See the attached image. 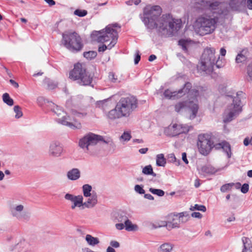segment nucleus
Instances as JSON below:
<instances>
[{
  "label": "nucleus",
  "instance_id": "nucleus-1",
  "mask_svg": "<svg viewBox=\"0 0 252 252\" xmlns=\"http://www.w3.org/2000/svg\"><path fill=\"white\" fill-rule=\"evenodd\" d=\"M162 12L158 5L147 7L144 10L142 21L149 31L156 29L162 35L172 36L182 27L181 19H176L170 14H163L158 18Z\"/></svg>",
  "mask_w": 252,
  "mask_h": 252
},
{
  "label": "nucleus",
  "instance_id": "nucleus-2",
  "mask_svg": "<svg viewBox=\"0 0 252 252\" xmlns=\"http://www.w3.org/2000/svg\"><path fill=\"white\" fill-rule=\"evenodd\" d=\"M138 106L137 98L131 96L122 97L117 103L115 108L109 111L107 117L111 120L128 117Z\"/></svg>",
  "mask_w": 252,
  "mask_h": 252
},
{
  "label": "nucleus",
  "instance_id": "nucleus-3",
  "mask_svg": "<svg viewBox=\"0 0 252 252\" xmlns=\"http://www.w3.org/2000/svg\"><path fill=\"white\" fill-rule=\"evenodd\" d=\"M215 50L213 48H206L201 57L199 69L206 73L213 71L214 66L220 68L223 66L221 61H220L219 56L215 55Z\"/></svg>",
  "mask_w": 252,
  "mask_h": 252
},
{
  "label": "nucleus",
  "instance_id": "nucleus-4",
  "mask_svg": "<svg viewBox=\"0 0 252 252\" xmlns=\"http://www.w3.org/2000/svg\"><path fill=\"white\" fill-rule=\"evenodd\" d=\"M218 19L209 16L198 17L194 24V29L196 33L203 36L213 32L216 28Z\"/></svg>",
  "mask_w": 252,
  "mask_h": 252
},
{
  "label": "nucleus",
  "instance_id": "nucleus-5",
  "mask_svg": "<svg viewBox=\"0 0 252 252\" xmlns=\"http://www.w3.org/2000/svg\"><path fill=\"white\" fill-rule=\"evenodd\" d=\"M91 36L93 39L98 42L103 43L111 40L108 45V49L110 50L116 44L118 34L116 30L111 29L110 26H107L105 29L93 31Z\"/></svg>",
  "mask_w": 252,
  "mask_h": 252
},
{
  "label": "nucleus",
  "instance_id": "nucleus-6",
  "mask_svg": "<svg viewBox=\"0 0 252 252\" xmlns=\"http://www.w3.org/2000/svg\"><path fill=\"white\" fill-rule=\"evenodd\" d=\"M48 109L54 113V115L59 117L56 119V122L59 124L68 126L73 129L81 128L82 125L80 122L75 121L73 124L68 121L70 120V117L66 115L65 112L61 107L53 102H48Z\"/></svg>",
  "mask_w": 252,
  "mask_h": 252
},
{
  "label": "nucleus",
  "instance_id": "nucleus-7",
  "mask_svg": "<svg viewBox=\"0 0 252 252\" xmlns=\"http://www.w3.org/2000/svg\"><path fill=\"white\" fill-rule=\"evenodd\" d=\"M69 77L83 86L91 85L93 81V76L87 71L84 65L80 63L74 65L73 69L69 72Z\"/></svg>",
  "mask_w": 252,
  "mask_h": 252
},
{
  "label": "nucleus",
  "instance_id": "nucleus-8",
  "mask_svg": "<svg viewBox=\"0 0 252 252\" xmlns=\"http://www.w3.org/2000/svg\"><path fill=\"white\" fill-rule=\"evenodd\" d=\"M187 97L188 100L185 101H181L177 103L175 105V110L178 113L181 112L183 110H186L189 113V118L190 120L194 119L198 113L199 107L197 104V97L194 96V95H189Z\"/></svg>",
  "mask_w": 252,
  "mask_h": 252
},
{
  "label": "nucleus",
  "instance_id": "nucleus-9",
  "mask_svg": "<svg viewBox=\"0 0 252 252\" xmlns=\"http://www.w3.org/2000/svg\"><path fill=\"white\" fill-rule=\"evenodd\" d=\"M62 36V44L68 50L73 53H77L82 50L83 44L78 33L75 32L63 33Z\"/></svg>",
  "mask_w": 252,
  "mask_h": 252
},
{
  "label": "nucleus",
  "instance_id": "nucleus-10",
  "mask_svg": "<svg viewBox=\"0 0 252 252\" xmlns=\"http://www.w3.org/2000/svg\"><path fill=\"white\" fill-rule=\"evenodd\" d=\"M99 141H103L112 147L115 146L114 143L111 138L109 137L106 139H104L102 136L92 132L87 133L79 140V146L80 148L86 149L88 151L90 147L96 145Z\"/></svg>",
  "mask_w": 252,
  "mask_h": 252
},
{
  "label": "nucleus",
  "instance_id": "nucleus-11",
  "mask_svg": "<svg viewBox=\"0 0 252 252\" xmlns=\"http://www.w3.org/2000/svg\"><path fill=\"white\" fill-rule=\"evenodd\" d=\"M243 95L241 91L236 94L233 98V103L228 106L223 114V122L227 123L231 122L234 117L238 115L242 111L241 106V96Z\"/></svg>",
  "mask_w": 252,
  "mask_h": 252
},
{
  "label": "nucleus",
  "instance_id": "nucleus-12",
  "mask_svg": "<svg viewBox=\"0 0 252 252\" xmlns=\"http://www.w3.org/2000/svg\"><path fill=\"white\" fill-rule=\"evenodd\" d=\"M192 85L190 82H187L184 85V87L179 90L178 91L171 92L169 90H166L164 92V95L165 97L169 99L179 98L186 93H189V95H194V96H198L199 95V91L196 89H191Z\"/></svg>",
  "mask_w": 252,
  "mask_h": 252
},
{
  "label": "nucleus",
  "instance_id": "nucleus-13",
  "mask_svg": "<svg viewBox=\"0 0 252 252\" xmlns=\"http://www.w3.org/2000/svg\"><path fill=\"white\" fill-rule=\"evenodd\" d=\"M197 144L200 153L205 156L209 154L213 147V142L209 135L204 134L198 135Z\"/></svg>",
  "mask_w": 252,
  "mask_h": 252
},
{
  "label": "nucleus",
  "instance_id": "nucleus-14",
  "mask_svg": "<svg viewBox=\"0 0 252 252\" xmlns=\"http://www.w3.org/2000/svg\"><path fill=\"white\" fill-rule=\"evenodd\" d=\"M24 206L22 204H12L10 206L11 215L20 221H28L30 220L29 214L24 212Z\"/></svg>",
  "mask_w": 252,
  "mask_h": 252
},
{
  "label": "nucleus",
  "instance_id": "nucleus-15",
  "mask_svg": "<svg viewBox=\"0 0 252 252\" xmlns=\"http://www.w3.org/2000/svg\"><path fill=\"white\" fill-rule=\"evenodd\" d=\"M64 198L72 202V204L71 206V208L72 210L75 209L76 207L80 208L82 207V209L84 208L83 201V197L82 195H74L70 193H66L64 196Z\"/></svg>",
  "mask_w": 252,
  "mask_h": 252
},
{
  "label": "nucleus",
  "instance_id": "nucleus-16",
  "mask_svg": "<svg viewBox=\"0 0 252 252\" xmlns=\"http://www.w3.org/2000/svg\"><path fill=\"white\" fill-rule=\"evenodd\" d=\"M163 226H166L169 230L180 227L179 220L177 214H171L167 216V220L164 222Z\"/></svg>",
  "mask_w": 252,
  "mask_h": 252
},
{
  "label": "nucleus",
  "instance_id": "nucleus-17",
  "mask_svg": "<svg viewBox=\"0 0 252 252\" xmlns=\"http://www.w3.org/2000/svg\"><path fill=\"white\" fill-rule=\"evenodd\" d=\"M63 148L58 142H52L49 147V155L53 157H59L61 156Z\"/></svg>",
  "mask_w": 252,
  "mask_h": 252
},
{
  "label": "nucleus",
  "instance_id": "nucleus-18",
  "mask_svg": "<svg viewBox=\"0 0 252 252\" xmlns=\"http://www.w3.org/2000/svg\"><path fill=\"white\" fill-rule=\"evenodd\" d=\"M206 3L209 6V7L212 10H217L219 9H220V11H214V13H218L219 14L225 15L227 14L229 11L227 8L221 10V8H223L226 7L225 3H220L218 1H215L213 2H209V3H208V2H206Z\"/></svg>",
  "mask_w": 252,
  "mask_h": 252
},
{
  "label": "nucleus",
  "instance_id": "nucleus-19",
  "mask_svg": "<svg viewBox=\"0 0 252 252\" xmlns=\"http://www.w3.org/2000/svg\"><path fill=\"white\" fill-rule=\"evenodd\" d=\"M30 248V244L23 237L18 238L14 246V249L18 252L27 251Z\"/></svg>",
  "mask_w": 252,
  "mask_h": 252
},
{
  "label": "nucleus",
  "instance_id": "nucleus-20",
  "mask_svg": "<svg viewBox=\"0 0 252 252\" xmlns=\"http://www.w3.org/2000/svg\"><path fill=\"white\" fill-rule=\"evenodd\" d=\"M164 133L166 135L171 137L177 136L181 134L179 125L174 124L170 125L164 129Z\"/></svg>",
  "mask_w": 252,
  "mask_h": 252
},
{
  "label": "nucleus",
  "instance_id": "nucleus-21",
  "mask_svg": "<svg viewBox=\"0 0 252 252\" xmlns=\"http://www.w3.org/2000/svg\"><path fill=\"white\" fill-rule=\"evenodd\" d=\"M246 0H230L228 4L232 11H240L244 8Z\"/></svg>",
  "mask_w": 252,
  "mask_h": 252
},
{
  "label": "nucleus",
  "instance_id": "nucleus-22",
  "mask_svg": "<svg viewBox=\"0 0 252 252\" xmlns=\"http://www.w3.org/2000/svg\"><path fill=\"white\" fill-rule=\"evenodd\" d=\"M89 198L86 202H83L84 207L92 208L94 207L97 203V195L95 192H93L92 195L89 196Z\"/></svg>",
  "mask_w": 252,
  "mask_h": 252
},
{
  "label": "nucleus",
  "instance_id": "nucleus-23",
  "mask_svg": "<svg viewBox=\"0 0 252 252\" xmlns=\"http://www.w3.org/2000/svg\"><path fill=\"white\" fill-rule=\"evenodd\" d=\"M216 148H221L223 151L226 154L228 158H230L232 156V153L231 150V146L230 144L225 141H223L216 145Z\"/></svg>",
  "mask_w": 252,
  "mask_h": 252
},
{
  "label": "nucleus",
  "instance_id": "nucleus-24",
  "mask_svg": "<svg viewBox=\"0 0 252 252\" xmlns=\"http://www.w3.org/2000/svg\"><path fill=\"white\" fill-rule=\"evenodd\" d=\"M66 176L69 180L75 181L80 178L81 173L78 168H73L67 172Z\"/></svg>",
  "mask_w": 252,
  "mask_h": 252
},
{
  "label": "nucleus",
  "instance_id": "nucleus-25",
  "mask_svg": "<svg viewBox=\"0 0 252 252\" xmlns=\"http://www.w3.org/2000/svg\"><path fill=\"white\" fill-rule=\"evenodd\" d=\"M220 168H216V167L213 166L211 165H206L203 166L201 169L202 172L209 174H215L216 172L220 171Z\"/></svg>",
  "mask_w": 252,
  "mask_h": 252
},
{
  "label": "nucleus",
  "instance_id": "nucleus-26",
  "mask_svg": "<svg viewBox=\"0 0 252 252\" xmlns=\"http://www.w3.org/2000/svg\"><path fill=\"white\" fill-rule=\"evenodd\" d=\"M85 240L88 244L91 246H94L99 243V240L98 238L94 237L90 234L86 235Z\"/></svg>",
  "mask_w": 252,
  "mask_h": 252
},
{
  "label": "nucleus",
  "instance_id": "nucleus-27",
  "mask_svg": "<svg viewBox=\"0 0 252 252\" xmlns=\"http://www.w3.org/2000/svg\"><path fill=\"white\" fill-rule=\"evenodd\" d=\"M125 227L126 230L128 231H135L138 229L137 225L132 224L131 221L128 219L125 220Z\"/></svg>",
  "mask_w": 252,
  "mask_h": 252
},
{
  "label": "nucleus",
  "instance_id": "nucleus-28",
  "mask_svg": "<svg viewBox=\"0 0 252 252\" xmlns=\"http://www.w3.org/2000/svg\"><path fill=\"white\" fill-rule=\"evenodd\" d=\"M166 161L164 155L162 154H158L156 156V164L158 166H165Z\"/></svg>",
  "mask_w": 252,
  "mask_h": 252
},
{
  "label": "nucleus",
  "instance_id": "nucleus-29",
  "mask_svg": "<svg viewBox=\"0 0 252 252\" xmlns=\"http://www.w3.org/2000/svg\"><path fill=\"white\" fill-rule=\"evenodd\" d=\"M246 52H247L242 51L241 53L237 55L235 59L236 62L237 63H245L246 62L247 60V57L246 55Z\"/></svg>",
  "mask_w": 252,
  "mask_h": 252
},
{
  "label": "nucleus",
  "instance_id": "nucleus-30",
  "mask_svg": "<svg viewBox=\"0 0 252 252\" xmlns=\"http://www.w3.org/2000/svg\"><path fill=\"white\" fill-rule=\"evenodd\" d=\"M142 173L147 175H152L153 177H156L157 176L156 173L154 172L153 167L151 165H148L145 166L142 169Z\"/></svg>",
  "mask_w": 252,
  "mask_h": 252
},
{
  "label": "nucleus",
  "instance_id": "nucleus-31",
  "mask_svg": "<svg viewBox=\"0 0 252 252\" xmlns=\"http://www.w3.org/2000/svg\"><path fill=\"white\" fill-rule=\"evenodd\" d=\"M82 190L84 196L88 197L92 195V193H91L92 187L91 185L89 184L84 185L82 187Z\"/></svg>",
  "mask_w": 252,
  "mask_h": 252
},
{
  "label": "nucleus",
  "instance_id": "nucleus-32",
  "mask_svg": "<svg viewBox=\"0 0 252 252\" xmlns=\"http://www.w3.org/2000/svg\"><path fill=\"white\" fill-rule=\"evenodd\" d=\"M172 248V245L169 243H165L160 246L158 250V252H170Z\"/></svg>",
  "mask_w": 252,
  "mask_h": 252
},
{
  "label": "nucleus",
  "instance_id": "nucleus-33",
  "mask_svg": "<svg viewBox=\"0 0 252 252\" xmlns=\"http://www.w3.org/2000/svg\"><path fill=\"white\" fill-rule=\"evenodd\" d=\"M179 223H185L188 220L189 216L187 212H181L177 214Z\"/></svg>",
  "mask_w": 252,
  "mask_h": 252
},
{
  "label": "nucleus",
  "instance_id": "nucleus-34",
  "mask_svg": "<svg viewBox=\"0 0 252 252\" xmlns=\"http://www.w3.org/2000/svg\"><path fill=\"white\" fill-rule=\"evenodd\" d=\"M43 84L44 85H46V88L49 90L54 89L57 86L56 83L50 80L49 78H45L43 80Z\"/></svg>",
  "mask_w": 252,
  "mask_h": 252
},
{
  "label": "nucleus",
  "instance_id": "nucleus-35",
  "mask_svg": "<svg viewBox=\"0 0 252 252\" xmlns=\"http://www.w3.org/2000/svg\"><path fill=\"white\" fill-rule=\"evenodd\" d=\"M242 241L243 244V249L245 250H250L252 245V241L248 237H243L242 238Z\"/></svg>",
  "mask_w": 252,
  "mask_h": 252
},
{
  "label": "nucleus",
  "instance_id": "nucleus-36",
  "mask_svg": "<svg viewBox=\"0 0 252 252\" xmlns=\"http://www.w3.org/2000/svg\"><path fill=\"white\" fill-rule=\"evenodd\" d=\"M2 100L3 102L9 106H12L14 104L13 100L10 98L8 93H4L2 95Z\"/></svg>",
  "mask_w": 252,
  "mask_h": 252
},
{
  "label": "nucleus",
  "instance_id": "nucleus-37",
  "mask_svg": "<svg viewBox=\"0 0 252 252\" xmlns=\"http://www.w3.org/2000/svg\"><path fill=\"white\" fill-rule=\"evenodd\" d=\"M181 134L187 133L189 130L192 129L193 127L187 125L178 124Z\"/></svg>",
  "mask_w": 252,
  "mask_h": 252
},
{
  "label": "nucleus",
  "instance_id": "nucleus-38",
  "mask_svg": "<svg viewBox=\"0 0 252 252\" xmlns=\"http://www.w3.org/2000/svg\"><path fill=\"white\" fill-rule=\"evenodd\" d=\"M37 101L38 104L39 106H43L44 105H45V107H46L47 109L48 102H52L51 101H49L47 99H46L42 96L38 97L37 99Z\"/></svg>",
  "mask_w": 252,
  "mask_h": 252
},
{
  "label": "nucleus",
  "instance_id": "nucleus-39",
  "mask_svg": "<svg viewBox=\"0 0 252 252\" xmlns=\"http://www.w3.org/2000/svg\"><path fill=\"white\" fill-rule=\"evenodd\" d=\"M84 57L87 59L92 60L94 59L97 56V53L95 51H91L85 52L83 54Z\"/></svg>",
  "mask_w": 252,
  "mask_h": 252
},
{
  "label": "nucleus",
  "instance_id": "nucleus-40",
  "mask_svg": "<svg viewBox=\"0 0 252 252\" xmlns=\"http://www.w3.org/2000/svg\"><path fill=\"white\" fill-rule=\"evenodd\" d=\"M149 191L154 194L161 197L164 195V191L162 189L150 188Z\"/></svg>",
  "mask_w": 252,
  "mask_h": 252
},
{
  "label": "nucleus",
  "instance_id": "nucleus-41",
  "mask_svg": "<svg viewBox=\"0 0 252 252\" xmlns=\"http://www.w3.org/2000/svg\"><path fill=\"white\" fill-rule=\"evenodd\" d=\"M108 78L109 81L112 83H118L120 82L117 76L113 72H110L109 73Z\"/></svg>",
  "mask_w": 252,
  "mask_h": 252
},
{
  "label": "nucleus",
  "instance_id": "nucleus-42",
  "mask_svg": "<svg viewBox=\"0 0 252 252\" xmlns=\"http://www.w3.org/2000/svg\"><path fill=\"white\" fill-rule=\"evenodd\" d=\"M14 111L16 113L15 118L19 119L23 116V113L21 111L20 107L18 105H16L14 107Z\"/></svg>",
  "mask_w": 252,
  "mask_h": 252
},
{
  "label": "nucleus",
  "instance_id": "nucleus-43",
  "mask_svg": "<svg viewBox=\"0 0 252 252\" xmlns=\"http://www.w3.org/2000/svg\"><path fill=\"white\" fill-rule=\"evenodd\" d=\"M70 113L72 115H74V116H76L77 117L80 118H83L87 116L86 113H81L77 112L75 110H72L71 109L70 111Z\"/></svg>",
  "mask_w": 252,
  "mask_h": 252
},
{
  "label": "nucleus",
  "instance_id": "nucleus-44",
  "mask_svg": "<svg viewBox=\"0 0 252 252\" xmlns=\"http://www.w3.org/2000/svg\"><path fill=\"white\" fill-rule=\"evenodd\" d=\"M87 11L86 10L76 9L74 11V14L79 17H82L87 14Z\"/></svg>",
  "mask_w": 252,
  "mask_h": 252
},
{
  "label": "nucleus",
  "instance_id": "nucleus-45",
  "mask_svg": "<svg viewBox=\"0 0 252 252\" xmlns=\"http://www.w3.org/2000/svg\"><path fill=\"white\" fill-rule=\"evenodd\" d=\"M190 209L192 211L196 210L203 212H205L206 211V208L204 205L198 204L194 205V206L193 207H191Z\"/></svg>",
  "mask_w": 252,
  "mask_h": 252
},
{
  "label": "nucleus",
  "instance_id": "nucleus-46",
  "mask_svg": "<svg viewBox=\"0 0 252 252\" xmlns=\"http://www.w3.org/2000/svg\"><path fill=\"white\" fill-rule=\"evenodd\" d=\"M233 183H228L222 185L220 188V191L222 192H225L231 189V187L234 185Z\"/></svg>",
  "mask_w": 252,
  "mask_h": 252
},
{
  "label": "nucleus",
  "instance_id": "nucleus-47",
  "mask_svg": "<svg viewBox=\"0 0 252 252\" xmlns=\"http://www.w3.org/2000/svg\"><path fill=\"white\" fill-rule=\"evenodd\" d=\"M131 138L130 133L127 131L124 132L120 137V139H123L125 141H128Z\"/></svg>",
  "mask_w": 252,
  "mask_h": 252
},
{
  "label": "nucleus",
  "instance_id": "nucleus-48",
  "mask_svg": "<svg viewBox=\"0 0 252 252\" xmlns=\"http://www.w3.org/2000/svg\"><path fill=\"white\" fill-rule=\"evenodd\" d=\"M96 107L102 108L105 110L107 107L106 101L105 100L97 101L96 103Z\"/></svg>",
  "mask_w": 252,
  "mask_h": 252
},
{
  "label": "nucleus",
  "instance_id": "nucleus-49",
  "mask_svg": "<svg viewBox=\"0 0 252 252\" xmlns=\"http://www.w3.org/2000/svg\"><path fill=\"white\" fill-rule=\"evenodd\" d=\"M134 190L136 192L139 194H142L145 193V190L143 189V187L140 185H135L134 187Z\"/></svg>",
  "mask_w": 252,
  "mask_h": 252
},
{
  "label": "nucleus",
  "instance_id": "nucleus-50",
  "mask_svg": "<svg viewBox=\"0 0 252 252\" xmlns=\"http://www.w3.org/2000/svg\"><path fill=\"white\" fill-rule=\"evenodd\" d=\"M247 73L250 79L252 80V63L248 66Z\"/></svg>",
  "mask_w": 252,
  "mask_h": 252
},
{
  "label": "nucleus",
  "instance_id": "nucleus-51",
  "mask_svg": "<svg viewBox=\"0 0 252 252\" xmlns=\"http://www.w3.org/2000/svg\"><path fill=\"white\" fill-rule=\"evenodd\" d=\"M249 189V185L248 184H244L241 188V191L243 193H246L248 192Z\"/></svg>",
  "mask_w": 252,
  "mask_h": 252
},
{
  "label": "nucleus",
  "instance_id": "nucleus-52",
  "mask_svg": "<svg viewBox=\"0 0 252 252\" xmlns=\"http://www.w3.org/2000/svg\"><path fill=\"white\" fill-rule=\"evenodd\" d=\"M141 2V0H128L126 2V4L128 5H132L133 4L135 5L138 4Z\"/></svg>",
  "mask_w": 252,
  "mask_h": 252
},
{
  "label": "nucleus",
  "instance_id": "nucleus-53",
  "mask_svg": "<svg viewBox=\"0 0 252 252\" xmlns=\"http://www.w3.org/2000/svg\"><path fill=\"white\" fill-rule=\"evenodd\" d=\"M127 218L126 217V216H124V215H118V216L117 217V220L119 222H121V223H122V222H124V223L125 222V220H127Z\"/></svg>",
  "mask_w": 252,
  "mask_h": 252
},
{
  "label": "nucleus",
  "instance_id": "nucleus-54",
  "mask_svg": "<svg viewBox=\"0 0 252 252\" xmlns=\"http://www.w3.org/2000/svg\"><path fill=\"white\" fill-rule=\"evenodd\" d=\"M140 59H141L140 54L139 53V52L138 51H137L136 52V54L135 59H134V63L135 64H137L139 63V62L140 61Z\"/></svg>",
  "mask_w": 252,
  "mask_h": 252
},
{
  "label": "nucleus",
  "instance_id": "nucleus-55",
  "mask_svg": "<svg viewBox=\"0 0 252 252\" xmlns=\"http://www.w3.org/2000/svg\"><path fill=\"white\" fill-rule=\"evenodd\" d=\"M111 247L117 248L120 247V244L118 242L116 241H111L110 243Z\"/></svg>",
  "mask_w": 252,
  "mask_h": 252
},
{
  "label": "nucleus",
  "instance_id": "nucleus-56",
  "mask_svg": "<svg viewBox=\"0 0 252 252\" xmlns=\"http://www.w3.org/2000/svg\"><path fill=\"white\" fill-rule=\"evenodd\" d=\"M191 217L195 218L201 219L202 217V215L199 212H193L191 214Z\"/></svg>",
  "mask_w": 252,
  "mask_h": 252
},
{
  "label": "nucleus",
  "instance_id": "nucleus-57",
  "mask_svg": "<svg viewBox=\"0 0 252 252\" xmlns=\"http://www.w3.org/2000/svg\"><path fill=\"white\" fill-rule=\"evenodd\" d=\"M107 49H108V45L106 46L105 44H103L102 46H99L98 47V51L99 52H104V51H105Z\"/></svg>",
  "mask_w": 252,
  "mask_h": 252
},
{
  "label": "nucleus",
  "instance_id": "nucleus-58",
  "mask_svg": "<svg viewBox=\"0 0 252 252\" xmlns=\"http://www.w3.org/2000/svg\"><path fill=\"white\" fill-rule=\"evenodd\" d=\"M115 226L116 228L118 230H122L125 227V225L123 223H117Z\"/></svg>",
  "mask_w": 252,
  "mask_h": 252
},
{
  "label": "nucleus",
  "instance_id": "nucleus-59",
  "mask_svg": "<svg viewBox=\"0 0 252 252\" xmlns=\"http://www.w3.org/2000/svg\"><path fill=\"white\" fill-rule=\"evenodd\" d=\"M45 1L48 3L50 6H52L56 4L55 1L54 0H44Z\"/></svg>",
  "mask_w": 252,
  "mask_h": 252
},
{
  "label": "nucleus",
  "instance_id": "nucleus-60",
  "mask_svg": "<svg viewBox=\"0 0 252 252\" xmlns=\"http://www.w3.org/2000/svg\"><path fill=\"white\" fill-rule=\"evenodd\" d=\"M182 159L186 164H188L189 163V161L187 158V155L186 153H182Z\"/></svg>",
  "mask_w": 252,
  "mask_h": 252
},
{
  "label": "nucleus",
  "instance_id": "nucleus-61",
  "mask_svg": "<svg viewBox=\"0 0 252 252\" xmlns=\"http://www.w3.org/2000/svg\"><path fill=\"white\" fill-rule=\"evenodd\" d=\"M144 197L150 200H153L154 199V197L151 194L149 193L145 194Z\"/></svg>",
  "mask_w": 252,
  "mask_h": 252
},
{
  "label": "nucleus",
  "instance_id": "nucleus-62",
  "mask_svg": "<svg viewBox=\"0 0 252 252\" xmlns=\"http://www.w3.org/2000/svg\"><path fill=\"white\" fill-rule=\"evenodd\" d=\"M148 151V148H141L139 150V152L141 154H146Z\"/></svg>",
  "mask_w": 252,
  "mask_h": 252
},
{
  "label": "nucleus",
  "instance_id": "nucleus-63",
  "mask_svg": "<svg viewBox=\"0 0 252 252\" xmlns=\"http://www.w3.org/2000/svg\"><path fill=\"white\" fill-rule=\"evenodd\" d=\"M247 4L248 8L250 10H252V0H248Z\"/></svg>",
  "mask_w": 252,
  "mask_h": 252
},
{
  "label": "nucleus",
  "instance_id": "nucleus-64",
  "mask_svg": "<svg viewBox=\"0 0 252 252\" xmlns=\"http://www.w3.org/2000/svg\"><path fill=\"white\" fill-rule=\"evenodd\" d=\"M10 83L14 86L15 88H17L19 87L18 84L14 80L10 79Z\"/></svg>",
  "mask_w": 252,
  "mask_h": 252
}]
</instances>
